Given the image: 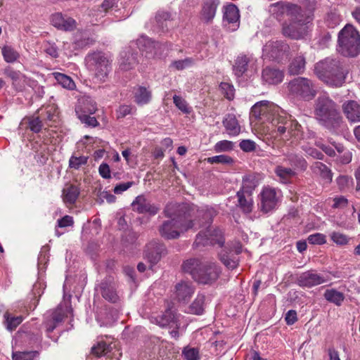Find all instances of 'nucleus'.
I'll use <instances>...</instances> for the list:
<instances>
[{
	"label": "nucleus",
	"mask_w": 360,
	"mask_h": 360,
	"mask_svg": "<svg viewBox=\"0 0 360 360\" xmlns=\"http://www.w3.org/2000/svg\"><path fill=\"white\" fill-rule=\"evenodd\" d=\"M174 205H167L165 213L169 218L165 221L160 227L159 231L162 237L165 239H174L189 229H196L197 224L200 227H205V230H201L196 236L194 245L195 247L218 245L221 247L224 243L223 233L217 227L211 226L212 219L217 214L216 210L212 207H205L197 210L196 217L203 221L198 223L196 219H192L190 214L174 213L172 210Z\"/></svg>",
	"instance_id": "1"
},
{
	"label": "nucleus",
	"mask_w": 360,
	"mask_h": 360,
	"mask_svg": "<svg viewBox=\"0 0 360 360\" xmlns=\"http://www.w3.org/2000/svg\"><path fill=\"white\" fill-rule=\"evenodd\" d=\"M250 116L262 123L269 122L273 136L283 141L302 139L301 126L278 105L268 101L256 103L251 108Z\"/></svg>",
	"instance_id": "2"
},
{
	"label": "nucleus",
	"mask_w": 360,
	"mask_h": 360,
	"mask_svg": "<svg viewBox=\"0 0 360 360\" xmlns=\"http://www.w3.org/2000/svg\"><path fill=\"white\" fill-rule=\"evenodd\" d=\"M185 272L191 274L193 278L199 283L212 284L214 283L221 274L220 267L213 262H201L198 259L185 261L182 265Z\"/></svg>",
	"instance_id": "3"
},
{
	"label": "nucleus",
	"mask_w": 360,
	"mask_h": 360,
	"mask_svg": "<svg viewBox=\"0 0 360 360\" xmlns=\"http://www.w3.org/2000/svg\"><path fill=\"white\" fill-rule=\"evenodd\" d=\"M315 73L326 84L340 86L345 83L347 72L339 60L328 58L316 63Z\"/></svg>",
	"instance_id": "4"
},
{
	"label": "nucleus",
	"mask_w": 360,
	"mask_h": 360,
	"mask_svg": "<svg viewBox=\"0 0 360 360\" xmlns=\"http://www.w3.org/2000/svg\"><path fill=\"white\" fill-rule=\"evenodd\" d=\"M314 115L322 125L330 129H335L342 122V117L337 105L325 95L320 96L316 99Z\"/></svg>",
	"instance_id": "5"
},
{
	"label": "nucleus",
	"mask_w": 360,
	"mask_h": 360,
	"mask_svg": "<svg viewBox=\"0 0 360 360\" xmlns=\"http://www.w3.org/2000/svg\"><path fill=\"white\" fill-rule=\"evenodd\" d=\"M72 316V309L68 303L60 304L53 310L48 311L44 315V327L48 338L57 341L60 333V326L63 322Z\"/></svg>",
	"instance_id": "6"
},
{
	"label": "nucleus",
	"mask_w": 360,
	"mask_h": 360,
	"mask_svg": "<svg viewBox=\"0 0 360 360\" xmlns=\"http://www.w3.org/2000/svg\"><path fill=\"white\" fill-rule=\"evenodd\" d=\"M338 51L344 56L356 57L360 53V35L352 24H346L338 34Z\"/></svg>",
	"instance_id": "7"
},
{
	"label": "nucleus",
	"mask_w": 360,
	"mask_h": 360,
	"mask_svg": "<svg viewBox=\"0 0 360 360\" xmlns=\"http://www.w3.org/2000/svg\"><path fill=\"white\" fill-rule=\"evenodd\" d=\"M85 60L88 69L94 72L95 77L105 82L112 69V60L105 53L98 51L88 54Z\"/></svg>",
	"instance_id": "8"
},
{
	"label": "nucleus",
	"mask_w": 360,
	"mask_h": 360,
	"mask_svg": "<svg viewBox=\"0 0 360 360\" xmlns=\"http://www.w3.org/2000/svg\"><path fill=\"white\" fill-rule=\"evenodd\" d=\"M290 94L297 99L309 101L316 95L314 86L311 80L305 77H297L288 83Z\"/></svg>",
	"instance_id": "9"
},
{
	"label": "nucleus",
	"mask_w": 360,
	"mask_h": 360,
	"mask_svg": "<svg viewBox=\"0 0 360 360\" xmlns=\"http://www.w3.org/2000/svg\"><path fill=\"white\" fill-rule=\"evenodd\" d=\"M134 48L136 46L141 54L148 58L159 57L165 49V45L152 40L146 35H141L136 41L130 42Z\"/></svg>",
	"instance_id": "10"
},
{
	"label": "nucleus",
	"mask_w": 360,
	"mask_h": 360,
	"mask_svg": "<svg viewBox=\"0 0 360 360\" xmlns=\"http://www.w3.org/2000/svg\"><path fill=\"white\" fill-rule=\"evenodd\" d=\"M283 198L282 191L276 188L265 186L260 194L259 207L263 213H269L275 210Z\"/></svg>",
	"instance_id": "11"
},
{
	"label": "nucleus",
	"mask_w": 360,
	"mask_h": 360,
	"mask_svg": "<svg viewBox=\"0 0 360 360\" xmlns=\"http://www.w3.org/2000/svg\"><path fill=\"white\" fill-rule=\"evenodd\" d=\"M289 50L288 44L283 41H269L263 47L262 56L281 63L288 58Z\"/></svg>",
	"instance_id": "12"
},
{
	"label": "nucleus",
	"mask_w": 360,
	"mask_h": 360,
	"mask_svg": "<svg viewBox=\"0 0 360 360\" xmlns=\"http://www.w3.org/2000/svg\"><path fill=\"white\" fill-rule=\"evenodd\" d=\"M257 60L252 55H239L235 60L233 70L238 77H242L245 72L257 71Z\"/></svg>",
	"instance_id": "13"
},
{
	"label": "nucleus",
	"mask_w": 360,
	"mask_h": 360,
	"mask_svg": "<svg viewBox=\"0 0 360 360\" xmlns=\"http://www.w3.org/2000/svg\"><path fill=\"white\" fill-rule=\"evenodd\" d=\"M119 69L127 72L134 69L139 63L138 53L134 51L131 45L125 47L120 53Z\"/></svg>",
	"instance_id": "14"
},
{
	"label": "nucleus",
	"mask_w": 360,
	"mask_h": 360,
	"mask_svg": "<svg viewBox=\"0 0 360 360\" xmlns=\"http://www.w3.org/2000/svg\"><path fill=\"white\" fill-rule=\"evenodd\" d=\"M327 281L322 275L315 270H309L301 274L297 278V283L300 286L311 288L321 285Z\"/></svg>",
	"instance_id": "15"
},
{
	"label": "nucleus",
	"mask_w": 360,
	"mask_h": 360,
	"mask_svg": "<svg viewBox=\"0 0 360 360\" xmlns=\"http://www.w3.org/2000/svg\"><path fill=\"white\" fill-rule=\"evenodd\" d=\"M151 322L160 327H178L179 316L169 308L162 314L151 317Z\"/></svg>",
	"instance_id": "16"
},
{
	"label": "nucleus",
	"mask_w": 360,
	"mask_h": 360,
	"mask_svg": "<svg viewBox=\"0 0 360 360\" xmlns=\"http://www.w3.org/2000/svg\"><path fill=\"white\" fill-rule=\"evenodd\" d=\"M37 114L40 115L44 124L50 127L59 121V111L53 103L42 106L37 110Z\"/></svg>",
	"instance_id": "17"
},
{
	"label": "nucleus",
	"mask_w": 360,
	"mask_h": 360,
	"mask_svg": "<svg viewBox=\"0 0 360 360\" xmlns=\"http://www.w3.org/2000/svg\"><path fill=\"white\" fill-rule=\"evenodd\" d=\"M283 164L292 168L294 171H305L307 168V162L305 159L294 152H288L284 154Z\"/></svg>",
	"instance_id": "18"
},
{
	"label": "nucleus",
	"mask_w": 360,
	"mask_h": 360,
	"mask_svg": "<svg viewBox=\"0 0 360 360\" xmlns=\"http://www.w3.org/2000/svg\"><path fill=\"white\" fill-rule=\"evenodd\" d=\"M282 30L284 36L300 39L307 34L309 27L307 24H285Z\"/></svg>",
	"instance_id": "19"
},
{
	"label": "nucleus",
	"mask_w": 360,
	"mask_h": 360,
	"mask_svg": "<svg viewBox=\"0 0 360 360\" xmlns=\"http://www.w3.org/2000/svg\"><path fill=\"white\" fill-rule=\"evenodd\" d=\"M134 210L139 213H148L150 215H155L159 208L155 205L151 204L143 195H139L131 204Z\"/></svg>",
	"instance_id": "20"
},
{
	"label": "nucleus",
	"mask_w": 360,
	"mask_h": 360,
	"mask_svg": "<svg viewBox=\"0 0 360 360\" xmlns=\"http://www.w3.org/2000/svg\"><path fill=\"white\" fill-rule=\"evenodd\" d=\"M195 289L191 283L181 281L175 285V297L179 302H186L190 300Z\"/></svg>",
	"instance_id": "21"
},
{
	"label": "nucleus",
	"mask_w": 360,
	"mask_h": 360,
	"mask_svg": "<svg viewBox=\"0 0 360 360\" xmlns=\"http://www.w3.org/2000/svg\"><path fill=\"white\" fill-rule=\"evenodd\" d=\"M220 4L219 0H204L202 4L200 18L206 22L212 21Z\"/></svg>",
	"instance_id": "22"
},
{
	"label": "nucleus",
	"mask_w": 360,
	"mask_h": 360,
	"mask_svg": "<svg viewBox=\"0 0 360 360\" xmlns=\"http://www.w3.org/2000/svg\"><path fill=\"white\" fill-rule=\"evenodd\" d=\"M164 251L165 247L163 245L151 242L146 246L145 256L151 264H154L158 262Z\"/></svg>",
	"instance_id": "23"
},
{
	"label": "nucleus",
	"mask_w": 360,
	"mask_h": 360,
	"mask_svg": "<svg viewBox=\"0 0 360 360\" xmlns=\"http://www.w3.org/2000/svg\"><path fill=\"white\" fill-rule=\"evenodd\" d=\"M284 77L282 70L267 67L262 70V81L268 84H277L281 83Z\"/></svg>",
	"instance_id": "24"
},
{
	"label": "nucleus",
	"mask_w": 360,
	"mask_h": 360,
	"mask_svg": "<svg viewBox=\"0 0 360 360\" xmlns=\"http://www.w3.org/2000/svg\"><path fill=\"white\" fill-rule=\"evenodd\" d=\"M306 58L304 54L298 53L293 56L288 68V74L290 75H298L302 74L305 70Z\"/></svg>",
	"instance_id": "25"
},
{
	"label": "nucleus",
	"mask_w": 360,
	"mask_h": 360,
	"mask_svg": "<svg viewBox=\"0 0 360 360\" xmlns=\"http://www.w3.org/2000/svg\"><path fill=\"white\" fill-rule=\"evenodd\" d=\"M24 92L26 96L27 94H32V99L34 96L35 98H41L44 94V87L38 84L34 79H27L24 76Z\"/></svg>",
	"instance_id": "26"
},
{
	"label": "nucleus",
	"mask_w": 360,
	"mask_h": 360,
	"mask_svg": "<svg viewBox=\"0 0 360 360\" xmlns=\"http://www.w3.org/2000/svg\"><path fill=\"white\" fill-rule=\"evenodd\" d=\"M222 124L226 133L230 136H236L240 133L241 127L234 115H226L222 121Z\"/></svg>",
	"instance_id": "27"
},
{
	"label": "nucleus",
	"mask_w": 360,
	"mask_h": 360,
	"mask_svg": "<svg viewBox=\"0 0 360 360\" xmlns=\"http://www.w3.org/2000/svg\"><path fill=\"white\" fill-rule=\"evenodd\" d=\"M344 112L347 119L352 122H360V104L354 101H349L343 105Z\"/></svg>",
	"instance_id": "28"
},
{
	"label": "nucleus",
	"mask_w": 360,
	"mask_h": 360,
	"mask_svg": "<svg viewBox=\"0 0 360 360\" xmlns=\"http://www.w3.org/2000/svg\"><path fill=\"white\" fill-rule=\"evenodd\" d=\"M100 292L103 297L109 302L115 303L119 300L115 285L111 282L103 281L100 285Z\"/></svg>",
	"instance_id": "29"
},
{
	"label": "nucleus",
	"mask_w": 360,
	"mask_h": 360,
	"mask_svg": "<svg viewBox=\"0 0 360 360\" xmlns=\"http://www.w3.org/2000/svg\"><path fill=\"white\" fill-rule=\"evenodd\" d=\"M274 172L282 184H288L291 178L296 175L292 168L285 167V165H279L275 167Z\"/></svg>",
	"instance_id": "30"
},
{
	"label": "nucleus",
	"mask_w": 360,
	"mask_h": 360,
	"mask_svg": "<svg viewBox=\"0 0 360 360\" xmlns=\"http://www.w3.org/2000/svg\"><path fill=\"white\" fill-rule=\"evenodd\" d=\"M134 101L139 105L148 104L152 98L150 90L145 86H139L134 91Z\"/></svg>",
	"instance_id": "31"
},
{
	"label": "nucleus",
	"mask_w": 360,
	"mask_h": 360,
	"mask_svg": "<svg viewBox=\"0 0 360 360\" xmlns=\"http://www.w3.org/2000/svg\"><path fill=\"white\" fill-rule=\"evenodd\" d=\"M223 11V20L227 22H238L240 20V13L238 7L229 4L224 6Z\"/></svg>",
	"instance_id": "32"
},
{
	"label": "nucleus",
	"mask_w": 360,
	"mask_h": 360,
	"mask_svg": "<svg viewBox=\"0 0 360 360\" xmlns=\"http://www.w3.org/2000/svg\"><path fill=\"white\" fill-rule=\"evenodd\" d=\"M323 297L328 302L338 307L341 306L345 300V295L334 288L327 289L323 294Z\"/></svg>",
	"instance_id": "33"
},
{
	"label": "nucleus",
	"mask_w": 360,
	"mask_h": 360,
	"mask_svg": "<svg viewBox=\"0 0 360 360\" xmlns=\"http://www.w3.org/2000/svg\"><path fill=\"white\" fill-rule=\"evenodd\" d=\"M250 195L243 193V191L237 192L238 206L245 213H250L252 210L253 202Z\"/></svg>",
	"instance_id": "34"
},
{
	"label": "nucleus",
	"mask_w": 360,
	"mask_h": 360,
	"mask_svg": "<svg viewBox=\"0 0 360 360\" xmlns=\"http://www.w3.org/2000/svg\"><path fill=\"white\" fill-rule=\"evenodd\" d=\"M311 169L314 174L320 175L328 182H330L332 181V174L330 170L326 165L323 164L322 162H315L311 165Z\"/></svg>",
	"instance_id": "35"
},
{
	"label": "nucleus",
	"mask_w": 360,
	"mask_h": 360,
	"mask_svg": "<svg viewBox=\"0 0 360 360\" xmlns=\"http://www.w3.org/2000/svg\"><path fill=\"white\" fill-rule=\"evenodd\" d=\"M52 75L57 82L63 88L68 90H73L76 87L75 82L70 77L58 72H53Z\"/></svg>",
	"instance_id": "36"
},
{
	"label": "nucleus",
	"mask_w": 360,
	"mask_h": 360,
	"mask_svg": "<svg viewBox=\"0 0 360 360\" xmlns=\"http://www.w3.org/2000/svg\"><path fill=\"white\" fill-rule=\"evenodd\" d=\"M257 186V181L255 176L248 174L243 178L242 187L238 191H243V193L251 195L253 190Z\"/></svg>",
	"instance_id": "37"
},
{
	"label": "nucleus",
	"mask_w": 360,
	"mask_h": 360,
	"mask_svg": "<svg viewBox=\"0 0 360 360\" xmlns=\"http://www.w3.org/2000/svg\"><path fill=\"white\" fill-rule=\"evenodd\" d=\"M79 194L77 186L71 185L63 191V198L65 203L73 204L77 200Z\"/></svg>",
	"instance_id": "38"
},
{
	"label": "nucleus",
	"mask_w": 360,
	"mask_h": 360,
	"mask_svg": "<svg viewBox=\"0 0 360 360\" xmlns=\"http://www.w3.org/2000/svg\"><path fill=\"white\" fill-rule=\"evenodd\" d=\"M4 73L12 81V84L13 87L16 90H20L22 77L20 71H17L11 68H8L5 70Z\"/></svg>",
	"instance_id": "39"
},
{
	"label": "nucleus",
	"mask_w": 360,
	"mask_h": 360,
	"mask_svg": "<svg viewBox=\"0 0 360 360\" xmlns=\"http://www.w3.org/2000/svg\"><path fill=\"white\" fill-rule=\"evenodd\" d=\"M112 347L110 344H106L105 342L101 341L98 342V344L94 346L91 349L92 353L97 356H110V353L111 352Z\"/></svg>",
	"instance_id": "40"
},
{
	"label": "nucleus",
	"mask_w": 360,
	"mask_h": 360,
	"mask_svg": "<svg viewBox=\"0 0 360 360\" xmlns=\"http://www.w3.org/2000/svg\"><path fill=\"white\" fill-rule=\"evenodd\" d=\"M205 299V297L203 295H198L190 306L191 313L196 315H201L204 311Z\"/></svg>",
	"instance_id": "41"
},
{
	"label": "nucleus",
	"mask_w": 360,
	"mask_h": 360,
	"mask_svg": "<svg viewBox=\"0 0 360 360\" xmlns=\"http://www.w3.org/2000/svg\"><path fill=\"white\" fill-rule=\"evenodd\" d=\"M285 2L278 1L269 6V11L277 20L285 13Z\"/></svg>",
	"instance_id": "42"
},
{
	"label": "nucleus",
	"mask_w": 360,
	"mask_h": 360,
	"mask_svg": "<svg viewBox=\"0 0 360 360\" xmlns=\"http://www.w3.org/2000/svg\"><path fill=\"white\" fill-rule=\"evenodd\" d=\"M221 262L229 269H233L238 265V257L231 253L221 255Z\"/></svg>",
	"instance_id": "43"
},
{
	"label": "nucleus",
	"mask_w": 360,
	"mask_h": 360,
	"mask_svg": "<svg viewBox=\"0 0 360 360\" xmlns=\"http://www.w3.org/2000/svg\"><path fill=\"white\" fill-rule=\"evenodd\" d=\"M21 339L19 332L12 341V359L13 360H22V352L21 349Z\"/></svg>",
	"instance_id": "44"
},
{
	"label": "nucleus",
	"mask_w": 360,
	"mask_h": 360,
	"mask_svg": "<svg viewBox=\"0 0 360 360\" xmlns=\"http://www.w3.org/2000/svg\"><path fill=\"white\" fill-rule=\"evenodd\" d=\"M78 118L86 126L95 127L98 125V122L95 117H91L89 114L86 113V111L76 110Z\"/></svg>",
	"instance_id": "45"
},
{
	"label": "nucleus",
	"mask_w": 360,
	"mask_h": 360,
	"mask_svg": "<svg viewBox=\"0 0 360 360\" xmlns=\"http://www.w3.org/2000/svg\"><path fill=\"white\" fill-rule=\"evenodd\" d=\"M6 329L13 331L19 326L22 319L21 316H11L8 312L4 314Z\"/></svg>",
	"instance_id": "46"
},
{
	"label": "nucleus",
	"mask_w": 360,
	"mask_h": 360,
	"mask_svg": "<svg viewBox=\"0 0 360 360\" xmlns=\"http://www.w3.org/2000/svg\"><path fill=\"white\" fill-rule=\"evenodd\" d=\"M39 114L34 115L32 117L28 118V127L30 130L34 133H38L41 131L43 124Z\"/></svg>",
	"instance_id": "47"
},
{
	"label": "nucleus",
	"mask_w": 360,
	"mask_h": 360,
	"mask_svg": "<svg viewBox=\"0 0 360 360\" xmlns=\"http://www.w3.org/2000/svg\"><path fill=\"white\" fill-rule=\"evenodd\" d=\"M182 356L185 360H200L199 349L190 346L184 347L182 350Z\"/></svg>",
	"instance_id": "48"
},
{
	"label": "nucleus",
	"mask_w": 360,
	"mask_h": 360,
	"mask_svg": "<svg viewBox=\"0 0 360 360\" xmlns=\"http://www.w3.org/2000/svg\"><path fill=\"white\" fill-rule=\"evenodd\" d=\"M88 157L84 155H72L69 159V167L70 169H79L82 166L86 165Z\"/></svg>",
	"instance_id": "49"
},
{
	"label": "nucleus",
	"mask_w": 360,
	"mask_h": 360,
	"mask_svg": "<svg viewBox=\"0 0 360 360\" xmlns=\"http://www.w3.org/2000/svg\"><path fill=\"white\" fill-rule=\"evenodd\" d=\"M1 53L7 63L14 62L19 56L18 53L10 46H3L1 48Z\"/></svg>",
	"instance_id": "50"
},
{
	"label": "nucleus",
	"mask_w": 360,
	"mask_h": 360,
	"mask_svg": "<svg viewBox=\"0 0 360 360\" xmlns=\"http://www.w3.org/2000/svg\"><path fill=\"white\" fill-rule=\"evenodd\" d=\"M234 148V143L228 141L223 140L217 142L214 146V150L216 153L228 152L231 151Z\"/></svg>",
	"instance_id": "51"
},
{
	"label": "nucleus",
	"mask_w": 360,
	"mask_h": 360,
	"mask_svg": "<svg viewBox=\"0 0 360 360\" xmlns=\"http://www.w3.org/2000/svg\"><path fill=\"white\" fill-rule=\"evenodd\" d=\"M207 162L210 164L221 163L224 165H231L233 162V159L226 155H219L208 158Z\"/></svg>",
	"instance_id": "52"
},
{
	"label": "nucleus",
	"mask_w": 360,
	"mask_h": 360,
	"mask_svg": "<svg viewBox=\"0 0 360 360\" xmlns=\"http://www.w3.org/2000/svg\"><path fill=\"white\" fill-rule=\"evenodd\" d=\"M330 239L338 245H345L348 243V237L340 232L333 231L330 234Z\"/></svg>",
	"instance_id": "53"
},
{
	"label": "nucleus",
	"mask_w": 360,
	"mask_h": 360,
	"mask_svg": "<svg viewBox=\"0 0 360 360\" xmlns=\"http://www.w3.org/2000/svg\"><path fill=\"white\" fill-rule=\"evenodd\" d=\"M173 101L178 109L184 113H190L191 108L188 107L187 102L183 98L177 95H174L173 96Z\"/></svg>",
	"instance_id": "54"
},
{
	"label": "nucleus",
	"mask_w": 360,
	"mask_h": 360,
	"mask_svg": "<svg viewBox=\"0 0 360 360\" xmlns=\"http://www.w3.org/2000/svg\"><path fill=\"white\" fill-rule=\"evenodd\" d=\"M307 240L312 245H323L326 243V236L321 233H316L308 236Z\"/></svg>",
	"instance_id": "55"
},
{
	"label": "nucleus",
	"mask_w": 360,
	"mask_h": 360,
	"mask_svg": "<svg viewBox=\"0 0 360 360\" xmlns=\"http://www.w3.org/2000/svg\"><path fill=\"white\" fill-rule=\"evenodd\" d=\"M194 60L191 58H187L184 60H175L172 62L171 66L177 70H181L191 66Z\"/></svg>",
	"instance_id": "56"
},
{
	"label": "nucleus",
	"mask_w": 360,
	"mask_h": 360,
	"mask_svg": "<svg viewBox=\"0 0 360 360\" xmlns=\"http://www.w3.org/2000/svg\"><path fill=\"white\" fill-rule=\"evenodd\" d=\"M285 13H287L288 15H290L292 16H301L304 17V15L302 13V8L300 6L290 4V3H285Z\"/></svg>",
	"instance_id": "57"
},
{
	"label": "nucleus",
	"mask_w": 360,
	"mask_h": 360,
	"mask_svg": "<svg viewBox=\"0 0 360 360\" xmlns=\"http://www.w3.org/2000/svg\"><path fill=\"white\" fill-rule=\"evenodd\" d=\"M339 188L341 191L346 190L353 184V179L348 176H340L336 179Z\"/></svg>",
	"instance_id": "58"
},
{
	"label": "nucleus",
	"mask_w": 360,
	"mask_h": 360,
	"mask_svg": "<svg viewBox=\"0 0 360 360\" xmlns=\"http://www.w3.org/2000/svg\"><path fill=\"white\" fill-rule=\"evenodd\" d=\"M239 146L245 153L252 152L256 149L255 142L250 139L242 140L239 143Z\"/></svg>",
	"instance_id": "59"
},
{
	"label": "nucleus",
	"mask_w": 360,
	"mask_h": 360,
	"mask_svg": "<svg viewBox=\"0 0 360 360\" xmlns=\"http://www.w3.org/2000/svg\"><path fill=\"white\" fill-rule=\"evenodd\" d=\"M172 15L166 11L160 10L157 12L155 15V20L157 22H163L164 21L174 20Z\"/></svg>",
	"instance_id": "60"
},
{
	"label": "nucleus",
	"mask_w": 360,
	"mask_h": 360,
	"mask_svg": "<svg viewBox=\"0 0 360 360\" xmlns=\"http://www.w3.org/2000/svg\"><path fill=\"white\" fill-rule=\"evenodd\" d=\"M134 108L129 105H123L120 106L117 110V117L118 119L123 118L128 115L133 113Z\"/></svg>",
	"instance_id": "61"
},
{
	"label": "nucleus",
	"mask_w": 360,
	"mask_h": 360,
	"mask_svg": "<svg viewBox=\"0 0 360 360\" xmlns=\"http://www.w3.org/2000/svg\"><path fill=\"white\" fill-rule=\"evenodd\" d=\"M221 89L226 94V97L231 100L234 96V88L232 85L227 82H221L220 84Z\"/></svg>",
	"instance_id": "62"
},
{
	"label": "nucleus",
	"mask_w": 360,
	"mask_h": 360,
	"mask_svg": "<svg viewBox=\"0 0 360 360\" xmlns=\"http://www.w3.org/2000/svg\"><path fill=\"white\" fill-rule=\"evenodd\" d=\"M74 224L73 218L71 216L65 215L61 219L57 221V227L58 228H66L72 226Z\"/></svg>",
	"instance_id": "63"
},
{
	"label": "nucleus",
	"mask_w": 360,
	"mask_h": 360,
	"mask_svg": "<svg viewBox=\"0 0 360 360\" xmlns=\"http://www.w3.org/2000/svg\"><path fill=\"white\" fill-rule=\"evenodd\" d=\"M44 51L52 58H57L58 56V49L55 44L46 42L44 45Z\"/></svg>",
	"instance_id": "64"
}]
</instances>
